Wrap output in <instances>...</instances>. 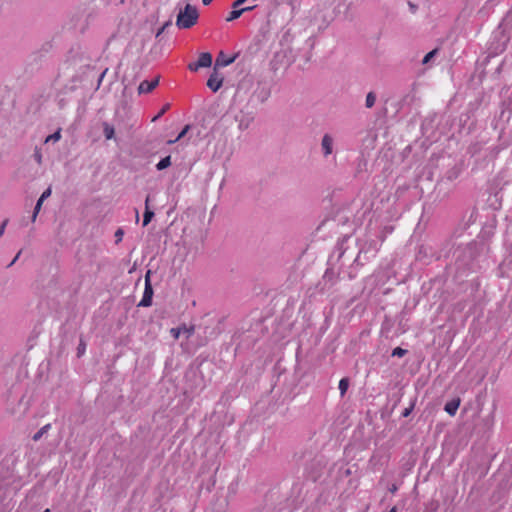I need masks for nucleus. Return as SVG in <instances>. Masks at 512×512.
Instances as JSON below:
<instances>
[{
    "instance_id": "obj_1",
    "label": "nucleus",
    "mask_w": 512,
    "mask_h": 512,
    "mask_svg": "<svg viewBox=\"0 0 512 512\" xmlns=\"http://www.w3.org/2000/svg\"><path fill=\"white\" fill-rule=\"evenodd\" d=\"M479 253V245L475 242H471L464 247H458L454 252L458 269L474 270L475 260Z\"/></svg>"
},
{
    "instance_id": "obj_2",
    "label": "nucleus",
    "mask_w": 512,
    "mask_h": 512,
    "mask_svg": "<svg viewBox=\"0 0 512 512\" xmlns=\"http://www.w3.org/2000/svg\"><path fill=\"white\" fill-rule=\"evenodd\" d=\"M198 18L197 8L191 4H186L177 15L176 25L179 29H189L197 23Z\"/></svg>"
},
{
    "instance_id": "obj_3",
    "label": "nucleus",
    "mask_w": 512,
    "mask_h": 512,
    "mask_svg": "<svg viewBox=\"0 0 512 512\" xmlns=\"http://www.w3.org/2000/svg\"><path fill=\"white\" fill-rule=\"evenodd\" d=\"M511 41L509 37L498 26L492 33L489 43V51L493 56L499 55L504 52Z\"/></svg>"
},
{
    "instance_id": "obj_4",
    "label": "nucleus",
    "mask_w": 512,
    "mask_h": 512,
    "mask_svg": "<svg viewBox=\"0 0 512 512\" xmlns=\"http://www.w3.org/2000/svg\"><path fill=\"white\" fill-rule=\"evenodd\" d=\"M153 287L151 284V271L148 270L145 274V288L141 301L138 303L139 307H150L153 299Z\"/></svg>"
},
{
    "instance_id": "obj_5",
    "label": "nucleus",
    "mask_w": 512,
    "mask_h": 512,
    "mask_svg": "<svg viewBox=\"0 0 512 512\" xmlns=\"http://www.w3.org/2000/svg\"><path fill=\"white\" fill-rule=\"evenodd\" d=\"M224 77L218 73L217 68L214 67L213 72L207 80V86L213 91L217 92L223 85Z\"/></svg>"
},
{
    "instance_id": "obj_6",
    "label": "nucleus",
    "mask_w": 512,
    "mask_h": 512,
    "mask_svg": "<svg viewBox=\"0 0 512 512\" xmlns=\"http://www.w3.org/2000/svg\"><path fill=\"white\" fill-rule=\"evenodd\" d=\"M498 26L512 40V9L507 11Z\"/></svg>"
},
{
    "instance_id": "obj_7",
    "label": "nucleus",
    "mask_w": 512,
    "mask_h": 512,
    "mask_svg": "<svg viewBox=\"0 0 512 512\" xmlns=\"http://www.w3.org/2000/svg\"><path fill=\"white\" fill-rule=\"evenodd\" d=\"M333 144H334L333 137L328 133L324 134L322 137V140H321V149H322L323 156L325 158L332 154Z\"/></svg>"
},
{
    "instance_id": "obj_8",
    "label": "nucleus",
    "mask_w": 512,
    "mask_h": 512,
    "mask_svg": "<svg viewBox=\"0 0 512 512\" xmlns=\"http://www.w3.org/2000/svg\"><path fill=\"white\" fill-rule=\"evenodd\" d=\"M159 79H160V76H157L155 79H153L151 81L143 80L140 83V85L138 86V93L139 94L150 93L152 90H154L158 86Z\"/></svg>"
},
{
    "instance_id": "obj_9",
    "label": "nucleus",
    "mask_w": 512,
    "mask_h": 512,
    "mask_svg": "<svg viewBox=\"0 0 512 512\" xmlns=\"http://www.w3.org/2000/svg\"><path fill=\"white\" fill-rule=\"evenodd\" d=\"M50 195H51V188L48 187L46 190L43 191V193L41 194V196L39 197V199L36 202V205L34 207L33 214H32V217H31L32 222H35V220L37 218V215L39 214V212L41 210L43 202L48 197H50Z\"/></svg>"
},
{
    "instance_id": "obj_10",
    "label": "nucleus",
    "mask_w": 512,
    "mask_h": 512,
    "mask_svg": "<svg viewBox=\"0 0 512 512\" xmlns=\"http://www.w3.org/2000/svg\"><path fill=\"white\" fill-rule=\"evenodd\" d=\"M237 58V55H234L232 57L226 58L223 52H220L219 55L216 58L215 66L214 67H226L230 64H232Z\"/></svg>"
},
{
    "instance_id": "obj_11",
    "label": "nucleus",
    "mask_w": 512,
    "mask_h": 512,
    "mask_svg": "<svg viewBox=\"0 0 512 512\" xmlns=\"http://www.w3.org/2000/svg\"><path fill=\"white\" fill-rule=\"evenodd\" d=\"M149 203H150V196L148 195L145 199V211H144V214H143V226H147L151 220L153 219L155 213L154 211H152L150 209V206H149Z\"/></svg>"
},
{
    "instance_id": "obj_12",
    "label": "nucleus",
    "mask_w": 512,
    "mask_h": 512,
    "mask_svg": "<svg viewBox=\"0 0 512 512\" xmlns=\"http://www.w3.org/2000/svg\"><path fill=\"white\" fill-rule=\"evenodd\" d=\"M359 266H363V262H361L360 252L357 257L354 259L353 263L349 266L347 275L350 280L354 279L357 275V268Z\"/></svg>"
},
{
    "instance_id": "obj_13",
    "label": "nucleus",
    "mask_w": 512,
    "mask_h": 512,
    "mask_svg": "<svg viewBox=\"0 0 512 512\" xmlns=\"http://www.w3.org/2000/svg\"><path fill=\"white\" fill-rule=\"evenodd\" d=\"M460 399L459 398H454L450 401H448L445 406H444V410L451 416H454L460 406Z\"/></svg>"
},
{
    "instance_id": "obj_14",
    "label": "nucleus",
    "mask_w": 512,
    "mask_h": 512,
    "mask_svg": "<svg viewBox=\"0 0 512 512\" xmlns=\"http://www.w3.org/2000/svg\"><path fill=\"white\" fill-rule=\"evenodd\" d=\"M196 62L201 68L210 67L212 64V55L209 52H203L199 55V58Z\"/></svg>"
},
{
    "instance_id": "obj_15",
    "label": "nucleus",
    "mask_w": 512,
    "mask_h": 512,
    "mask_svg": "<svg viewBox=\"0 0 512 512\" xmlns=\"http://www.w3.org/2000/svg\"><path fill=\"white\" fill-rule=\"evenodd\" d=\"M461 173V168L458 165H454L451 167L446 173L445 178L449 181H453L459 177Z\"/></svg>"
},
{
    "instance_id": "obj_16",
    "label": "nucleus",
    "mask_w": 512,
    "mask_h": 512,
    "mask_svg": "<svg viewBox=\"0 0 512 512\" xmlns=\"http://www.w3.org/2000/svg\"><path fill=\"white\" fill-rule=\"evenodd\" d=\"M103 134L107 140H111L114 138L115 130L112 125H110L108 122H103Z\"/></svg>"
},
{
    "instance_id": "obj_17",
    "label": "nucleus",
    "mask_w": 512,
    "mask_h": 512,
    "mask_svg": "<svg viewBox=\"0 0 512 512\" xmlns=\"http://www.w3.org/2000/svg\"><path fill=\"white\" fill-rule=\"evenodd\" d=\"M169 166H171V156L168 155L164 158H162L157 164H156V169L158 171H162L166 168H168Z\"/></svg>"
},
{
    "instance_id": "obj_18",
    "label": "nucleus",
    "mask_w": 512,
    "mask_h": 512,
    "mask_svg": "<svg viewBox=\"0 0 512 512\" xmlns=\"http://www.w3.org/2000/svg\"><path fill=\"white\" fill-rule=\"evenodd\" d=\"M376 99H377V96H376L375 92H373V91L369 92L366 95L365 107L368 109L372 108L375 105Z\"/></svg>"
},
{
    "instance_id": "obj_19",
    "label": "nucleus",
    "mask_w": 512,
    "mask_h": 512,
    "mask_svg": "<svg viewBox=\"0 0 512 512\" xmlns=\"http://www.w3.org/2000/svg\"><path fill=\"white\" fill-rule=\"evenodd\" d=\"M51 425L50 424H46L44 425L42 428H40L32 437L33 441L37 442L39 441L42 436L44 434H46L48 432V430L50 429Z\"/></svg>"
},
{
    "instance_id": "obj_20",
    "label": "nucleus",
    "mask_w": 512,
    "mask_h": 512,
    "mask_svg": "<svg viewBox=\"0 0 512 512\" xmlns=\"http://www.w3.org/2000/svg\"><path fill=\"white\" fill-rule=\"evenodd\" d=\"M339 390H340V394H341V397H343L345 395V393L347 392L348 388H349V379L348 378H342L340 381H339V386H338Z\"/></svg>"
},
{
    "instance_id": "obj_21",
    "label": "nucleus",
    "mask_w": 512,
    "mask_h": 512,
    "mask_svg": "<svg viewBox=\"0 0 512 512\" xmlns=\"http://www.w3.org/2000/svg\"><path fill=\"white\" fill-rule=\"evenodd\" d=\"M243 14V10L238 8H233V10L229 13L228 17L226 18L227 22L234 21L238 19Z\"/></svg>"
},
{
    "instance_id": "obj_22",
    "label": "nucleus",
    "mask_w": 512,
    "mask_h": 512,
    "mask_svg": "<svg viewBox=\"0 0 512 512\" xmlns=\"http://www.w3.org/2000/svg\"><path fill=\"white\" fill-rule=\"evenodd\" d=\"M60 138H61V129H58L53 134L46 137L45 143H48L50 141L57 142L60 140Z\"/></svg>"
},
{
    "instance_id": "obj_23",
    "label": "nucleus",
    "mask_w": 512,
    "mask_h": 512,
    "mask_svg": "<svg viewBox=\"0 0 512 512\" xmlns=\"http://www.w3.org/2000/svg\"><path fill=\"white\" fill-rule=\"evenodd\" d=\"M438 53V49H433L432 51L428 52L424 58L422 59V64H428Z\"/></svg>"
},
{
    "instance_id": "obj_24",
    "label": "nucleus",
    "mask_w": 512,
    "mask_h": 512,
    "mask_svg": "<svg viewBox=\"0 0 512 512\" xmlns=\"http://www.w3.org/2000/svg\"><path fill=\"white\" fill-rule=\"evenodd\" d=\"M407 352L408 351L406 349H403L401 347H396V348L393 349L391 355L393 357H403V356H405L407 354Z\"/></svg>"
},
{
    "instance_id": "obj_25",
    "label": "nucleus",
    "mask_w": 512,
    "mask_h": 512,
    "mask_svg": "<svg viewBox=\"0 0 512 512\" xmlns=\"http://www.w3.org/2000/svg\"><path fill=\"white\" fill-rule=\"evenodd\" d=\"M86 350V343L83 341V339H80V342L77 347V356L81 357Z\"/></svg>"
},
{
    "instance_id": "obj_26",
    "label": "nucleus",
    "mask_w": 512,
    "mask_h": 512,
    "mask_svg": "<svg viewBox=\"0 0 512 512\" xmlns=\"http://www.w3.org/2000/svg\"><path fill=\"white\" fill-rule=\"evenodd\" d=\"M170 108V104L167 103L165 104L162 109L159 111V113L152 119V121H156L158 120L160 117H162L167 111L168 109Z\"/></svg>"
},
{
    "instance_id": "obj_27",
    "label": "nucleus",
    "mask_w": 512,
    "mask_h": 512,
    "mask_svg": "<svg viewBox=\"0 0 512 512\" xmlns=\"http://www.w3.org/2000/svg\"><path fill=\"white\" fill-rule=\"evenodd\" d=\"M33 157H34V159L36 160V162L38 164L42 163V153H41L39 148H37V147L35 148L34 153H33Z\"/></svg>"
},
{
    "instance_id": "obj_28",
    "label": "nucleus",
    "mask_w": 512,
    "mask_h": 512,
    "mask_svg": "<svg viewBox=\"0 0 512 512\" xmlns=\"http://www.w3.org/2000/svg\"><path fill=\"white\" fill-rule=\"evenodd\" d=\"M414 406L415 402H412L409 407L405 408L402 412V417H408L412 413Z\"/></svg>"
},
{
    "instance_id": "obj_29",
    "label": "nucleus",
    "mask_w": 512,
    "mask_h": 512,
    "mask_svg": "<svg viewBox=\"0 0 512 512\" xmlns=\"http://www.w3.org/2000/svg\"><path fill=\"white\" fill-rule=\"evenodd\" d=\"M191 129V126L189 124L185 125L184 128L182 129V131L178 134V136L176 137V140H180L182 139L186 134L187 132Z\"/></svg>"
},
{
    "instance_id": "obj_30",
    "label": "nucleus",
    "mask_w": 512,
    "mask_h": 512,
    "mask_svg": "<svg viewBox=\"0 0 512 512\" xmlns=\"http://www.w3.org/2000/svg\"><path fill=\"white\" fill-rule=\"evenodd\" d=\"M172 21L168 20L166 21L163 26L158 30L156 37H159L169 26H171Z\"/></svg>"
},
{
    "instance_id": "obj_31",
    "label": "nucleus",
    "mask_w": 512,
    "mask_h": 512,
    "mask_svg": "<svg viewBox=\"0 0 512 512\" xmlns=\"http://www.w3.org/2000/svg\"><path fill=\"white\" fill-rule=\"evenodd\" d=\"M170 333H171V335L173 336L174 339H178L180 334L182 333V329L180 327L172 328L170 330Z\"/></svg>"
},
{
    "instance_id": "obj_32",
    "label": "nucleus",
    "mask_w": 512,
    "mask_h": 512,
    "mask_svg": "<svg viewBox=\"0 0 512 512\" xmlns=\"http://www.w3.org/2000/svg\"><path fill=\"white\" fill-rule=\"evenodd\" d=\"M180 328L182 329V333L186 334V338H189L194 332V327L187 328L186 326H183Z\"/></svg>"
},
{
    "instance_id": "obj_33",
    "label": "nucleus",
    "mask_w": 512,
    "mask_h": 512,
    "mask_svg": "<svg viewBox=\"0 0 512 512\" xmlns=\"http://www.w3.org/2000/svg\"><path fill=\"white\" fill-rule=\"evenodd\" d=\"M123 235H124V231L121 228L116 230V232H115L116 243H119L120 241H122Z\"/></svg>"
},
{
    "instance_id": "obj_34",
    "label": "nucleus",
    "mask_w": 512,
    "mask_h": 512,
    "mask_svg": "<svg viewBox=\"0 0 512 512\" xmlns=\"http://www.w3.org/2000/svg\"><path fill=\"white\" fill-rule=\"evenodd\" d=\"M338 255H337V261H340L344 256H345V253H346V249L343 248V245H341L338 249Z\"/></svg>"
},
{
    "instance_id": "obj_35",
    "label": "nucleus",
    "mask_w": 512,
    "mask_h": 512,
    "mask_svg": "<svg viewBox=\"0 0 512 512\" xmlns=\"http://www.w3.org/2000/svg\"><path fill=\"white\" fill-rule=\"evenodd\" d=\"M200 68H201V67H200V66H198V63H197V62H193V63H190V64L188 65V69H189L190 71H192V72H196V71H198V69H200Z\"/></svg>"
},
{
    "instance_id": "obj_36",
    "label": "nucleus",
    "mask_w": 512,
    "mask_h": 512,
    "mask_svg": "<svg viewBox=\"0 0 512 512\" xmlns=\"http://www.w3.org/2000/svg\"><path fill=\"white\" fill-rule=\"evenodd\" d=\"M246 1L247 0H236L235 2H233L232 8L240 9L239 7L242 6Z\"/></svg>"
},
{
    "instance_id": "obj_37",
    "label": "nucleus",
    "mask_w": 512,
    "mask_h": 512,
    "mask_svg": "<svg viewBox=\"0 0 512 512\" xmlns=\"http://www.w3.org/2000/svg\"><path fill=\"white\" fill-rule=\"evenodd\" d=\"M408 6H409V9L411 11V13H416L417 9H418V6L416 4H414L413 2L409 1L408 2Z\"/></svg>"
},
{
    "instance_id": "obj_38",
    "label": "nucleus",
    "mask_w": 512,
    "mask_h": 512,
    "mask_svg": "<svg viewBox=\"0 0 512 512\" xmlns=\"http://www.w3.org/2000/svg\"><path fill=\"white\" fill-rule=\"evenodd\" d=\"M7 223H8V219H5L2 222V224L0 225V237L4 234Z\"/></svg>"
},
{
    "instance_id": "obj_39",
    "label": "nucleus",
    "mask_w": 512,
    "mask_h": 512,
    "mask_svg": "<svg viewBox=\"0 0 512 512\" xmlns=\"http://www.w3.org/2000/svg\"><path fill=\"white\" fill-rule=\"evenodd\" d=\"M20 254H21V250L16 254V256L13 258V260L8 264V268L11 267L12 265H14V263L19 259L20 257Z\"/></svg>"
},
{
    "instance_id": "obj_40",
    "label": "nucleus",
    "mask_w": 512,
    "mask_h": 512,
    "mask_svg": "<svg viewBox=\"0 0 512 512\" xmlns=\"http://www.w3.org/2000/svg\"><path fill=\"white\" fill-rule=\"evenodd\" d=\"M255 8H256V5H254V6H247V7H243V8H240V9L243 10V13H245V12L252 11Z\"/></svg>"
},
{
    "instance_id": "obj_41",
    "label": "nucleus",
    "mask_w": 512,
    "mask_h": 512,
    "mask_svg": "<svg viewBox=\"0 0 512 512\" xmlns=\"http://www.w3.org/2000/svg\"><path fill=\"white\" fill-rule=\"evenodd\" d=\"M389 492L391 493H395L397 490H398V487L396 484H392L389 488H388Z\"/></svg>"
},
{
    "instance_id": "obj_42",
    "label": "nucleus",
    "mask_w": 512,
    "mask_h": 512,
    "mask_svg": "<svg viewBox=\"0 0 512 512\" xmlns=\"http://www.w3.org/2000/svg\"><path fill=\"white\" fill-rule=\"evenodd\" d=\"M106 71H107V69H106L105 71H103V72L101 73V75L99 76V79H98V85H100L101 81L103 80V78H104V76H105V74H106Z\"/></svg>"
},
{
    "instance_id": "obj_43",
    "label": "nucleus",
    "mask_w": 512,
    "mask_h": 512,
    "mask_svg": "<svg viewBox=\"0 0 512 512\" xmlns=\"http://www.w3.org/2000/svg\"><path fill=\"white\" fill-rule=\"evenodd\" d=\"M177 141H178V140H176V138H175L174 140H168V141H167V144H168V145H172V144L176 143Z\"/></svg>"
},
{
    "instance_id": "obj_44",
    "label": "nucleus",
    "mask_w": 512,
    "mask_h": 512,
    "mask_svg": "<svg viewBox=\"0 0 512 512\" xmlns=\"http://www.w3.org/2000/svg\"><path fill=\"white\" fill-rule=\"evenodd\" d=\"M202 2L204 5H209L212 2V0H202Z\"/></svg>"
},
{
    "instance_id": "obj_45",
    "label": "nucleus",
    "mask_w": 512,
    "mask_h": 512,
    "mask_svg": "<svg viewBox=\"0 0 512 512\" xmlns=\"http://www.w3.org/2000/svg\"><path fill=\"white\" fill-rule=\"evenodd\" d=\"M388 512H397V509H396V507H393Z\"/></svg>"
},
{
    "instance_id": "obj_46",
    "label": "nucleus",
    "mask_w": 512,
    "mask_h": 512,
    "mask_svg": "<svg viewBox=\"0 0 512 512\" xmlns=\"http://www.w3.org/2000/svg\"><path fill=\"white\" fill-rule=\"evenodd\" d=\"M136 219L137 220L139 219V212H138V210H136Z\"/></svg>"
},
{
    "instance_id": "obj_47",
    "label": "nucleus",
    "mask_w": 512,
    "mask_h": 512,
    "mask_svg": "<svg viewBox=\"0 0 512 512\" xmlns=\"http://www.w3.org/2000/svg\"><path fill=\"white\" fill-rule=\"evenodd\" d=\"M328 275H329V270H327V271L325 272V277H327Z\"/></svg>"
},
{
    "instance_id": "obj_48",
    "label": "nucleus",
    "mask_w": 512,
    "mask_h": 512,
    "mask_svg": "<svg viewBox=\"0 0 512 512\" xmlns=\"http://www.w3.org/2000/svg\"><path fill=\"white\" fill-rule=\"evenodd\" d=\"M334 256H335V252L331 255L330 260H332L334 258Z\"/></svg>"
},
{
    "instance_id": "obj_49",
    "label": "nucleus",
    "mask_w": 512,
    "mask_h": 512,
    "mask_svg": "<svg viewBox=\"0 0 512 512\" xmlns=\"http://www.w3.org/2000/svg\"><path fill=\"white\" fill-rule=\"evenodd\" d=\"M43 512H50V510L49 509H45Z\"/></svg>"
}]
</instances>
